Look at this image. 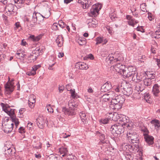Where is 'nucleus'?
<instances>
[{
  "instance_id": "nucleus-24",
  "label": "nucleus",
  "mask_w": 160,
  "mask_h": 160,
  "mask_svg": "<svg viewBox=\"0 0 160 160\" xmlns=\"http://www.w3.org/2000/svg\"><path fill=\"white\" fill-rule=\"evenodd\" d=\"M56 42L58 47H61L63 43V38L62 36L58 35L56 39Z\"/></svg>"
},
{
  "instance_id": "nucleus-31",
  "label": "nucleus",
  "mask_w": 160,
  "mask_h": 160,
  "mask_svg": "<svg viewBox=\"0 0 160 160\" xmlns=\"http://www.w3.org/2000/svg\"><path fill=\"white\" fill-rule=\"evenodd\" d=\"M152 38L158 39L160 38V31L158 29L155 32H152L151 34Z\"/></svg>"
},
{
  "instance_id": "nucleus-9",
  "label": "nucleus",
  "mask_w": 160,
  "mask_h": 160,
  "mask_svg": "<svg viewBox=\"0 0 160 160\" xmlns=\"http://www.w3.org/2000/svg\"><path fill=\"white\" fill-rule=\"evenodd\" d=\"M13 81V80L12 79L10 82H8L5 86V90L9 93L12 92L14 90Z\"/></svg>"
},
{
  "instance_id": "nucleus-2",
  "label": "nucleus",
  "mask_w": 160,
  "mask_h": 160,
  "mask_svg": "<svg viewBox=\"0 0 160 160\" xmlns=\"http://www.w3.org/2000/svg\"><path fill=\"white\" fill-rule=\"evenodd\" d=\"M115 90L117 92H120L121 91L125 96L129 97L132 95L133 93V89L126 83H122L121 86H117Z\"/></svg>"
},
{
  "instance_id": "nucleus-63",
  "label": "nucleus",
  "mask_w": 160,
  "mask_h": 160,
  "mask_svg": "<svg viewBox=\"0 0 160 160\" xmlns=\"http://www.w3.org/2000/svg\"><path fill=\"white\" fill-rule=\"evenodd\" d=\"M15 26L14 28V29L15 30H17L19 27H20L19 23V22H16L15 24Z\"/></svg>"
},
{
  "instance_id": "nucleus-33",
  "label": "nucleus",
  "mask_w": 160,
  "mask_h": 160,
  "mask_svg": "<svg viewBox=\"0 0 160 160\" xmlns=\"http://www.w3.org/2000/svg\"><path fill=\"white\" fill-rule=\"evenodd\" d=\"M111 120L110 116H108L107 118H104L101 119L100 121V122H102L104 124H106L109 122Z\"/></svg>"
},
{
  "instance_id": "nucleus-55",
  "label": "nucleus",
  "mask_w": 160,
  "mask_h": 160,
  "mask_svg": "<svg viewBox=\"0 0 160 160\" xmlns=\"http://www.w3.org/2000/svg\"><path fill=\"white\" fill-rule=\"evenodd\" d=\"M41 67L40 65H35L32 68V70L33 71L36 72V71Z\"/></svg>"
},
{
  "instance_id": "nucleus-37",
  "label": "nucleus",
  "mask_w": 160,
  "mask_h": 160,
  "mask_svg": "<svg viewBox=\"0 0 160 160\" xmlns=\"http://www.w3.org/2000/svg\"><path fill=\"white\" fill-rule=\"evenodd\" d=\"M12 150L11 148H9L5 151V154L6 157H9L12 154Z\"/></svg>"
},
{
  "instance_id": "nucleus-46",
  "label": "nucleus",
  "mask_w": 160,
  "mask_h": 160,
  "mask_svg": "<svg viewBox=\"0 0 160 160\" xmlns=\"http://www.w3.org/2000/svg\"><path fill=\"white\" fill-rule=\"evenodd\" d=\"M130 144H127V143H124L123 145H122V148L124 150H127L129 151V147Z\"/></svg>"
},
{
  "instance_id": "nucleus-18",
  "label": "nucleus",
  "mask_w": 160,
  "mask_h": 160,
  "mask_svg": "<svg viewBox=\"0 0 160 160\" xmlns=\"http://www.w3.org/2000/svg\"><path fill=\"white\" fill-rule=\"evenodd\" d=\"M144 138L146 142L148 144L152 145L153 143L154 138L152 136L146 134H144Z\"/></svg>"
},
{
  "instance_id": "nucleus-60",
  "label": "nucleus",
  "mask_w": 160,
  "mask_h": 160,
  "mask_svg": "<svg viewBox=\"0 0 160 160\" xmlns=\"http://www.w3.org/2000/svg\"><path fill=\"white\" fill-rule=\"evenodd\" d=\"M19 132L21 133H22L25 132L24 128L23 127H20L19 129Z\"/></svg>"
},
{
  "instance_id": "nucleus-64",
  "label": "nucleus",
  "mask_w": 160,
  "mask_h": 160,
  "mask_svg": "<svg viewBox=\"0 0 160 160\" xmlns=\"http://www.w3.org/2000/svg\"><path fill=\"white\" fill-rule=\"evenodd\" d=\"M34 145V148L37 149L41 148L42 147V143L40 142H39L38 146L36 145V144H35Z\"/></svg>"
},
{
  "instance_id": "nucleus-56",
  "label": "nucleus",
  "mask_w": 160,
  "mask_h": 160,
  "mask_svg": "<svg viewBox=\"0 0 160 160\" xmlns=\"http://www.w3.org/2000/svg\"><path fill=\"white\" fill-rule=\"evenodd\" d=\"M36 53V52H35V51H34V52H32V55L31 54L30 55V56L29 57L31 58L32 60H36L37 58V56L34 55V54Z\"/></svg>"
},
{
  "instance_id": "nucleus-6",
  "label": "nucleus",
  "mask_w": 160,
  "mask_h": 160,
  "mask_svg": "<svg viewBox=\"0 0 160 160\" xmlns=\"http://www.w3.org/2000/svg\"><path fill=\"white\" fill-rule=\"evenodd\" d=\"M111 131L113 133H115L118 135H120L124 131V128L122 124L116 123L112 126L111 128Z\"/></svg>"
},
{
  "instance_id": "nucleus-39",
  "label": "nucleus",
  "mask_w": 160,
  "mask_h": 160,
  "mask_svg": "<svg viewBox=\"0 0 160 160\" xmlns=\"http://www.w3.org/2000/svg\"><path fill=\"white\" fill-rule=\"evenodd\" d=\"M87 2H86V1H85V0H78V3H80L82 5H83L84 4H85L86 5L85 6V8H86L87 7V4L88 5V7L89 6L88 3V0H87Z\"/></svg>"
},
{
  "instance_id": "nucleus-43",
  "label": "nucleus",
  "mask_w": 160,
  "mask_h": 160,
  "mask_svg": "<svg viewBox=\"0 0 160 160\" xmlns=\"http://www.w3.org/2000/svg\"><path fill=\"white\" fill-rule=\"evenodd\" d=\"M116 55V54L114 55V56H112V57L110 58V60H113L114 62H116L118 61H120V60H121V58L119 57H118L117 58L114 57Z\"/></svg>"
},
{
  "instance_id": "nucleus-29",
  "label": "nucleus",
  "mask_w": 160,
  "mask_h": 160,
  "mask_svg": "<svg viewBox=\"0 0 160 160\" xmlns=\"http://www.w3.org/2000/svg\"><path fill=\"white\" fill-rule=\"evenodd\" d=\"M59 151L61 154H63L62 157H64L68 154V150L67 148L62 147L59 148Z\"/></svg>"
},
{
  "instance_id": "nucleus-59",
  "label": "nucleus",
  "mask_w": 160,
  "mask_h": 160,
  "mask_svg": "<svg viewBox=\"0 0 160 160\" xmlns=\"http://www.w3.org/2000/svg\"><path fill=\"white\" fill-rule=\"evenodd\" d=\"M66 88L68 91H70L72 90L71 88V85L68 84L66 86Z\"/></svg>"
},
{
  "instance_id": "nucleus-12",
  "label": "nucleus",
  "mask_w": 160,
  "mask_h": 160,
  "mask_svg": "<svg viewBox=\"0 0 160 160\" xmlns=\"http://www.w3.org/2000/svg\"><path fill=\"white\" fill-rule=\"evenodd\" d=\"M112 85L110 82H107L104 83L101 87V92H107L112 88Z\"/></svg>"
},
{
  "instance_id": "nucleus-57",
  "label": "nucleus",
  "mask_w": 160,
  "mask_h": 160,
  "mask_svg": "<svg viewBox=\"0 0 160 160\" xmlns=\"http://www.w3.org/2000/svg\"><path fill=\"white\" fill-rule=\"evenodd\" d=\"M105 29L107 30L108 31V32L111 34L112 33V28L109 26H106L105 27Z\"/></svg>"
},
{
  "instance_id": "nucleus-36",
  "label": "nucleus",
  "mask_w": 160,
  "mask_h": 160,
  "mask_svg": "<svg viewBox=\"0 0 160 160\" xmlns=\"http://www.w3.org/2000/svg\"><path fill=\"white\" fill-rule=\"evenodd\" d=\"M41 37L42 36L41 35L35 37L34 35H32L30 37V38L34 42H37L41 38Z\"/></svg>"
},
{
  "instance_id": "nucleus-23",
  "label": "nucleus",
  "mask_w": 160,
  "mask_h": 160,
  "mask_svg": "<svg viewBox=\"0 0 160 160\" xmlns=\"http://www.w3.org/2000/svg\"><path fill=\"white\" fill-rule=\"evenodd\" d=\"M35 102V97L33 95H31L28 99L29 106L31 108L34 106V103Z\"/></svg>"
},
{
  "instance_id": "nucleus-3",
  "label": "nucleus",
  "mask_w": 160,
  "mask_h": 160,
  "mask_svg": "<svg viewBox=\"0 0 160 160\" xmlns=\"http://www.w3.org/2000/svg\"><path fill=\"white\" fill-rule=\"evenodd\" d=\"M68 108L63 107H62V112L65 115L69 116H72L75 115L76 113L75 112L74 108L77 107V105L75 104L74 102H72V100H70L68 102Z\"/></svg>"
},
{
  "instance_id": "nucleus-19",
  "label": "nucleus",
  "mask_w": 160,
  "mask_h": 160,
  "mask_svg": "<svg viewBox=\"0 0 160 160\" xmlns=\"http://www.w3.org/2000/svg\"><path fill=\"white\" fill-rule=\"evenodd\" d=\"M122 104L118 103H111L110 105L111 108L113 109L115 111H117L121 108Z\"/></svg>"
},
{
  "instance_id": "nucleus-30",
  "label": "nucleus",
  "mask_w": 160,
  "mask_h": 160,
  "mask_svg": "<svg viewBox=\"0 0 160 160\" xmlns=\"http://www.w3.org/2000/svg\"><path fill=\"white\" fill-rule=\"evenodd\" d=\"M80 117L83 124H86L88 120L86 117V115L83 112H80Z\"/></svg>"
},
{
  "instance_id": "nucleus-27",
  "label": "nucleus",
  "mask_w": 160,
  "mask_h": 160,
  "mask_svg": "<svg viewBox=\"0 0 160 160\" xmlns=\"http://www.w3.org/2000/svg\"><path fill=\"white\" fill-rule=\"evenodd\" d=\"M122 74L123 75L124 77L126 78H129L132 77V73H131V72H129L127 67H126L125 69L122 71Z\"/></svg>"
},
{
  "instance_id": "nucleus-28",
  "label": "nucleus",
  "mask_w": 160,
  "mask_h": 160,
  "mask_svg": "<svg viewBox=\"0 0 160 160\" xmlns=\"http://www.w3.org/2000/svg\"><path fill=\"white\" fill-rule=\"evenodd\" d=\"M96 134L100 137V140L101 143L103 144L107 143L106 141L104 140L105 139V136L103 134L101 133L99 131H98L96 132Z\"/></svg>"
},
{
  "instance_id": "nucleus-49",
  "label": "nucleus",
  "mask_w": 160,
  "mask_h": 160,
  "mask_svg": "<svg viewBox=\"0 0 160 160\" xmlns=\"http://www.w3.org/2000/svg\"><path fill=\"white\" fill-rule=\"evenodd\" d=\"M58 23H54L52 27V29L54 30H57L58 29H59L58 28Z\"/></svg>"
},
{
  "instance_id": "nucleus-17",
  "label": "nucleus",
  "mask_w": 160,
  "mask_h": 160,
  "mask_svg": "<svg viewBox=\"0 0 160 160\" xmlns=\"http://www.w3.org/2000/svg\"><path fill=\"white\" fill-rule=\"evenodd\" d=\"M109 115H110L111 119L115 121H120V119H121L122 116V115L116 113L113 114L109 113Z\"/></svg>"
},
{
  "instance_id": "nucleus-4",
  "label": "nucleus",
  "mask_w": 160,
  "mask_h": 160,
  "mask_svg": "<svg viewBox=\"0 0 160 160\" xmlns=\"http://www.w3.org/2000/svg\"><path fill=\"white\" fill-rule=\"evenodd\" d=\"M50 15V12L49 10L47 9L43 10L42 12V14H40L39 13L34 12L33 13L32 16V23H35L38 19L39 17L42 16L43 18H48Z\"/></svg>"
},
{
  "instance_id": "nucleus-15",
  "label": "nucleus",
  "mask_w": 160,
  "mask_h": 160,
  "mask_svg": "<svg viewBox=\"0 0 160 160\" xmlns=\"http://www.w3.org/2000/svg\"><path fill=\"white\" fill-rule=\"evenodd\" d=\"M36 122L39 127L42 128L44 124V120L43 117L39 116L36 119Z\"/></svg>"
},
{
  "instance_id": "nucleus-34",
  "label": "nucleus",
  "mask_w": 160,
  "mask_h": 160,
  "mask_svg": "<svg viewBox=\"0 0 160 160\" xmlns=\"http://www.w3.org/2000/svg\"><path fill=\"white\" fill-rule=\"evenodd\" d=\"M127 68L129 71V72H131V73H132V74H134V73L137 72L136 68L134 67L129 66Z\"/></svg>"
},
{
  "instance_id": "nucleus-48",
  "label": "nucleus",
  "mask_w": 160,
  "mask_h": 160,
  "mask_svg": "<svg viewBox=\"0 0 160 160\" xmlns=\"http://www.w3.org/2000/svg\"><path fill=\"white\" fill-rule=\"evenodd\" d=\"M132 81H135V82H137L138 80H137V78L138 76V73L136 72L134 74H132Z\"/></svg>"
},
{
  "instance_id": "nucleus-51",
  "label": "nucleus",
  "mask_w": 160,
  "mask_h": 160,
  "mask_svg": "<svg viewBox=\"0 0 160 160\" xmlns=\"http://www.w3.org/2000/svg\"><path fill=\"white\" fill-rule=\"evenodd\" d=\"M71 93V96L73 98H74L76 97L77 95V93H75V89H72L70 91Z\"/></svg>"
},
{
  "instance_id": "nucleus-11",
  "label": "nucleus",
  "mask_w": 160,
  "mask_h": 160,
  "mask_svg": "<svg viewBox=\"0 0 160 160\" xmlns=\"http://www.w3.org/2000/svg\"><path fill=\"white\" fill-rule=\"evenodd\" d=\"M126 67L124 65L119 63H117L113 66V68L116 71L120 74H122V71L125 69Z\"/></svg>"
},
{
  "instance_id": "nucleus-45",
  "label": "nucleus",
  "mask_w": 160,
  "mask_h": 160,
  "mask_svg": "<svg viewBox=\"0 0 160 160\" xmlns=\"http://www.w3.org/2000/svg\"><path fill=\"white\" fill-rule=\"evenodd\" d=\"M58 25L62 28H64L66 26V25L62 21H58Z\"/></svg>"
},
{
  "instance_id": "nucleus-58",
  "label": "nucleus",
  "mask_w": 160,
  "mask_h": 160,
  "mask_svg": "<svg viewBox=\"0 0 160 160\" xmlns=\"http://www.w3.org/2000/svg\"><path fill=\"white\" fill-rule=\"evenodd\" d=\"M36 74V72L33 71L32 70L30 72H28L27 73V74L28 76H33Z\"/></svg>"
},
{
  "instance_id": "nucleus-54",
  "label": "nucleus",
  "mask_w": 160,
  "mask_h": 160,
  "mask_svg": "<svg viewBox=\"0 0 160 160\" xmlns=\"http://www.w3.org/2000/svg\"><path fill=\"white\" fill-rule=\"evenodd\" d=\"M155 74L154 73H149L148 74V78L150 79L151 80L152 79H154L155 78Z\"/></svg>"
},
{
  "instance_id": "nucleus-40",
  "label": "nucleus",
  "mask_w": 160,
  "mask_h": 160,
  "mask_svg": "<svg viewBox=\"0 0 160 160\" xmlns=\"http://www.w3.org/2000/svg\"><path fill=\"white\" fill-rule=\"evenodd\" d=\"M104 40V38L102 37H99L97 38V42L96 45H98L101 43Z\"/></svg>"
},
{
  "instance_id": "nucleus-62",
  "label": "nucleus",
  "mask_w": 160,
  "mask_h": 160,
  "mask_svg": "<svg viewBox=\"0 0 160 160\" xmlns=\"http://www.w3.org/2000/svg\"><path fill=\"white\" fill-rule=\"evenodd\" d=\"M64 87L63 86H59L58 89L60 92H62L64 89Z\"/></svg>"
},
{
  "instance_id": "nucleus-14",
  "label": "nucleus",
  "mask_w": 160,
  "mask_h": 160,
  "mask_svg": "<svg viewBox=\"0 0 160 160\" xmlns=\"http://www.w3.org/2000/svg\"><path fill=\"white\" fill-rule=\"evenodd\" d=\"M75 67L76 68L80 69H87L88 68L87 64L83 62H78L77 63Z\"/></svg>"
},
{
  "instance_id": "nucleus-25",
  "label": "nucleus",
  "mask_w": 160,
  "mask_h": 160,
  "mask_svg": "<svg viewBox=\"0 0 160 160\" xmlns=\"http://www.w3.org/2000/svg\"><path fill=\"white\" fill-rule=\"evenodd\" d=\"M151 123L154 126L156 130H158L160 127V121L157 119H154L152 120L151 121Z\"/></svg>"
},
{
  "instance_id": "nucleus-50",
  "label": "nucleus",
  "mask_w": 160,
  "mask_h": 160,
  "mask_svg": "<svg viewBox=\"0 0 160 160\" xmlns=\"http://www.w3.org/2000/svg\"><path fill=\"white\" fill-rule=\"evenodd\" d=\"M88 23L90 24L91 25L92 24L95 25L98 23V22L95 19H92L91 20V21L89 22Z\"/></svg>"
},
{
  "instance_id": "nucleus-8",
  "label": "nucleus",
  "mask_w": 160,
  "mask_h": 160,
  "mask_svg": "<svg viewBox=\"0 0 160 160\" xmlns=\"http://www.w3.org/2000/svg\"><path fill=\"white\" fill-rule=\"evenodd\" d=\"M13 124L9 122H4L2 124V128L4 132L8 133L12 130Z\"/></svg>"
},
{
  "instance_id": "nucleus-52",
  "label": "nucleus",
  "mask_w": 160,
  "mask_h": 160,
  "mask_svg": "<svg viewBox=\"0 0 160 160\" xmlns=\"http://www.w3.org/2000/svg\"><path fill=\"white\" fill-rule=\"evenodd\" d=\"M47 108L48 112H49L50 113H53V110L51 107L50 105H49L48 106H47Z\"/></svg>"
},
{
  "instance_id": "nucleus-32",
  "label": "nucleus",
  "mask_w": 160,
  "mask_h": 160,
  "mask_svg": "<svg viewBox=\"0 0 160 160\" xmlns=\"http://www.w3.org/2000/svg\"><path fill=\"white\" fill-rule=\"evenodd\" d=\"M142 82L144 85L146 86H149L151 85L152 83L151 80L148 78L144 79Z\"/></svg>"
},
{
  "instance_id": "nucleus-42",
  "label": "nucleus",
  "mask_w": 160,
  "mask_h": 160,
  "mask_svg": "<svg viewBox=\"0 0 160 160\" xmlns=\"http://www.w3.org/2000/svg\"><path fill=\"white\" fill-rule=\"evenodd\" d=\"M128 22L130 25L134 27V24L138 23V22L137 21L135 20L134 19H133L129 21Z\"/></svg>"
},
{
  "instance_id": "nucleus-7",
  "label": "nucleus",
  "mask_w": 160,
  "mask_h": 160,
  "mask_svg": "<svg viewBox=\"0 0 160 160\" xmlns=\"http://www.w3.org/2000/svg\"><path fill=\"white\" fill-rule=\"evenodd\" d=\"M102 8L101 4L97 3L93 5L90 10V12L89 13L90 16L95 17L98 14L99 11Z\"/></svg>"
},
{
  "instance_id": "nucleus-22",
  "label": "nucleus",
  "mask_w": 160,
  "mask_h": 160,
  "mask_svg": "<svg viewBox=\"0 0 160 160\" xmlns=\"http://www.w3.org/2000/svg\"><path fill=\"white\" fill-rule=\"evenodd\" d=\"M120 121L123 122L122 123V125L126 126L127 127L129 126V124H127L129 122V120L128 117H127L125 116L122 115L121 118L120 119Z\"/></svg>"
},
{
  "instance_id": "nucleus-10",
  "label": "nucleus",
  "mask_w": 160,
  "mask_h": 160,
  "mask_svg": "<svg viewBox=\"0 0 160 160\" xmlns=\"http://www.w3.org/2000/svg\"><path fill=\"white\" fill-rule=\"evenodd\" d=\"M125 99L123 96H122L120 95H118L112 98V100L111 103H118L120 104L123 103L125 101Z\"/></svg>"
},
{
  "instance_id": "nucleus-44",
  "label": "nucleus",
  "mask_w": 160,
  "mask_h": 160,
  "mask_svg": "<svg viewBox=\"0 0 160 160\" xmlns=\"http://www.w3.org/2000/svg\"><path fill=\"white\" fill-rule=\"evenodd\" d=\"M25 0H14V2L15 3L20 4L19 6L20 7L22 6V4L24 3Z\"/></svg>"
},
{
  "instance_id": "nucleus-41",
  "label": "nucleus",
  "mask_w": 160,
  "mask_h": 160,
  "mask_svg": "<svg viewBox=\"0 0 160 160\" xmlns=\"http://www.w3.org/2000/svg\"><path fill=\"white\" fill-rule=\"evenodd\" d=\"M77 42L81 46L82 45L85 43V38H79L77 40Z\"/></svg>"
},
{
  "instance_id": "nucleus-1",
  "label": "nucleus",
  "mask_w": 160,
  "mask_h": 160,
  "mask_svg": "<svg viewBox=\"0 0 160 160\" xmlns=\"http://www.w3.org/2000/svg\"><path fill=\"white\" fill-rule=\"evenodd\" d=\"M0 105L2 108V110L10 116L12 121L14 122L16 127L17 128L19 124V122L18 119L14 115V109H11L7 104H6L1 103Z\"/></svg>"
},
{
  "instance_id": "nucleus-16",
  "label": "nucleus",
  "mask_w": 160,
  "mask_h": 160,
  "mask_svg": "<svg viewBox=\"0 0 160 160\" xmlns=\"http://www.w3.org/2000/svg\"><path fill=\"white\" fill-rule=\"evenodd\" d=\"M5 10L7 12L8 11L10 14H14V6L11 3L8 4L6 7Z\"/></svg>"
},
{
  "instance_id": "nucleus-20",
  "label": "nucleus",
  "mask_w": 160,
  "mask_h": 160,
  "mask_svg": "<svg viewBox=\"0 0 160 160\" xmlns=\"http://www.w3.org/2000/svg\"><path fill=\"white\" fill-rule=\"evenodd\" d=\"M129 147V151L132 153H135L138 151L139 145L138 144H130Z\"/></svg>"
},
{
  "instance_id": "nucleus-35",
  "label": "nucleus",
  "mask_w": 160,
  "mask_h": 160,
  "mask_svg": "<svg viewBox=\"0 0 160 160\" xmlns=\"http://www.w3.org/2000/svg\"><path fill=\"white\" fill-rule=\"evenodd\" d=\"M61 158L60 156H56L53 154H51L49 156V160H60Z\"/></svg>"
},
{
  "instance_id": "nucleus-61",
  "label": "nucleus",
  "mask_w": 160,
  "mask_h": 160,
  "mask_svg": "<svg viewBox=\"0 0 160 160\" xmlns=\"http://www.w3.org/2000/svg\"><path fill=\"white\" fill-rule=\"evenodd\" d=\"M155 60L157 62V65L159 68H160V59L156 58Z\"/></svg>"
},
{
  "instance_id": "nucleus-53",
  "label": "nucleus",
  "mask_w": 160,
  "mask_h": 160,
  "mask_svg": "<svg viewBox=\"0 0 160 160\" xmlns=\"http://www.w3.org/2000/svg\"><path fill=\"white\" fill-rule=\"evenodd\" d=\"M25 111V110L24 108H21L19 110V113H20V117L22 118V117L23 116L22 114Z\"/></svg>"
},
{
  "instance_id": "nucleus-5",
  "label": "nucleus",
  "mask_w": 160,
  "mask_h": 160,
  "mask_svg": "<svg viewBox=\"0 0 160 160\" xmlns=\"http://www.w3.org/2000/svg\"><path fill=\"white\" fill-rule=\"evenodd\" d=\"M127 136L128 140L132 143L138 144L139 142V137L133 131L131 130L128 132Z\"/></svg>"
},
{
  "instance_id": "nucleus-13",
  "label": "nucleus",
  "mask_w": 160,
  "mask_h": 160,
  "mask_svg": "<svg viewBox=\"0 0 160 160\" xmlns=\"http://www.w3.org/2000/svg\"><path fill=\"white\" fill-rule=\"evenodd\" d=\"M109 93L105 94L103 95L100 97V100L103 101H107L108 102H110L111 100V98H112L111 96V93H113V92H109Z\"/></svg>"
},
{
  "instance_id": "nucleus-21",
  "label": "nucleus",
  "mask_w": 160,
  "mask_h": 160,
  "mask_svg": "<svg viewBox=\"0 0 160 160\" xmlns=\"http://www.w3.org/2000/svg\"><path fill=\"white\" fill-rule=\"evenodd\" d=\"M145 88V87L141 83H137L135 88V90L138 92V93L140 94V92L143 91Z\"/></svg>"
},
{
  "instance_id": "nucleus-47",
  "label": "nucleus",
  "mask_w": 160,
  "mask_h": 160,
  "mask_svg": "<svg viewBox=\"0 0 160 160\" xmlns=\"http://www.w3.org/2000/svg\"><path fill=\"white\" fill-rule=\"evenodd\" d=\"M146 5L145 3H143L141 4L140 8L141 10L143 12H147V10L146 8Z\"/></svg>"
},
{
  "instance_id": "nucleus-38",
  "label": "nucleus",
  "mask_w": 160,
  "mask_h": 160,
  "mask_svg": "<svg viewBox=\"0 0 160 160\" xmlns=\"http://www.w3.org/2000/svg\"><path fill=\"white\" fill-rule=\"evenodd\" d=\"M109 102H108L107 101H103L102 102V101H100L99 102V105L100 106H102V107L106 108L107 107L108 105L109 104Z\"/></svg>"
},
{
  "instance_id": "nucleus-26",
  "label": "nucleus",
  "mask_w": 160,
  "mask_h": 160,
  "mask_svg": "<svg viewBox=\"0 0 160 160\" xmlns=\"http://www.w3.org/2000/svg\"><path fill=\"white\" fill-rule=\"evenodd\" d=\"M159 86L157 84H155L153 87L152 92L153 95L155 96H157L159 92Z\"/></svg>"
}]
</instances>
